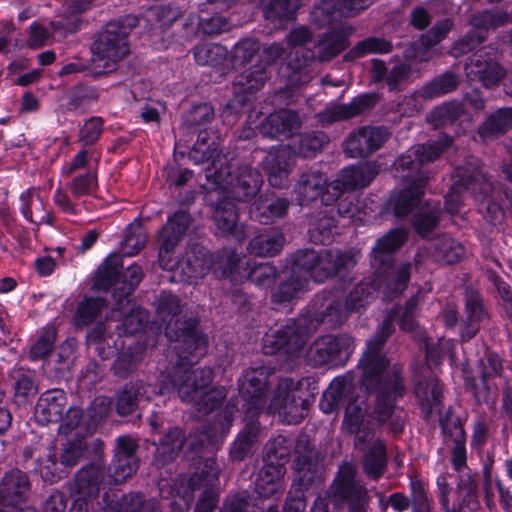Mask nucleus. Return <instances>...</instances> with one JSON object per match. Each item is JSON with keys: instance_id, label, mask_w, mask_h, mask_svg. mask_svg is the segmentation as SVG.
<instances>
[{"instance_id": "f257e3e1", "label": "nucleus", "mask_w": 512, "mask_h": 512, "mask_svg": "<svg viewBox=\"0 0 512 512\" xmlns=\"http://www.w3.org/2000/svg\"><path fill=\"white\" fill-rule=\"evenodd\" d=\"M408 232L403 228L392 229L379 238L370 252V263L374 269L372 280L359 282L348 295H344L350 314L365 308L382 290L386 299L398 297L410 280V263L395 265V253L403 246Z\"/></svg>"}, {"instance_id": "f03ea898", "label": "nucleus", "mask_w": 512, "mask_h": 512, "mask_svg": "<svg viewBox=\"0 0 512 512\" xmlns=\"http://www.w3.org/2000/svg\"><path fill=\"white\" fill-rule=\"evenodd\" d=\"M392 330L391 322H385L382 330L367 340L366 349L359 360L362 371L360 383L368 393L376 395L371 416L379 426L388 422L397 410L396 402L405 393L400 368L391 366L384 353V346Z\"/></svg>"}, {"instance_id": "7ed1b4c3", "label": "nucleus", "mask_w": 512, "mask_h": 512, "mask_svg": "<svg viewBox=\"0 0 512 512\" xmlns=\"http://www.w3.org/2000/svg\"><path fill=\"white\" fill-rule=\"evenodd\" d=\"M359 255L360 251L356 248L296 250L290 256V276L272 294L273 301L278 304L292 301L308 286L310 280L323 283L328 279L344 276L356 266Z\"/></svg>"}, {"instance_id": "20e7f679", "label": "nucleus", "mask_w": 512, "mask_h": 512, "mask_svg": "<svg viewBox=\"0 0 512 512\" xmlns=\"http://www.w3.org/2000/svg\"><path fill=\"white\" fill-rule=\"evenodd\" d=\"M203 354L182 355L177 358L171 370L161 373L159 392H177L180 400L193 407L202 415H207L221 406L226 398L224 388L213 387V370L210 367L192 369V365Z\"/></svg>"}, {"instance_id": "39448f33", "label": "nucleus", "mask_w": 512, "mask_h": 512, "mask_svg": "<svg viewBox=\"0 0 512 512\" xmlns=\"http://www.w3.org/2000/svg\"><path fill=\"white\" fill-rule=\"evenodd\" d=\"M451 141L450 137L443 136L436 142L415 145L395 160L394 168L405 183V187L389 199L395 216L405 217L419 207L429 179L421 166L436 160Z\"/></svg>"}, {"instance_id": "423d86ee", "label": "nucleus", "mask_w": 512, "mask_h": 512, "mask_svg": "<svg viewBox=\"0 0 512 512\" xmlns=\"http://www.w3.org/2000/svg\"><path fill=\"white\" fill-rule=\"evenodd\" d=\"M319 407L325 414L344 408L343 430L355 435L356 449H367L374 438V428L370 421H365L366 399L356 394L354 387L345 378H335L331 382L320 399Z\"/></svg>"}, {"instance_id": "0eeeda50", "label": "nucleus", "mask_w": 512, "mask_h": 512, "mask_svg": "<svg viewBox=\"0 0 512 512\" xmlns=\"http://www.w3.org/2000/svg\"><path fill=\"white\" fill-rule=\"evenodd\" d=\"M488 190L492 191V187L485 181L484 168L477 160H469L455 170L454 183L445 195V210L451 215L457 214L463 205L464 193L468 192L483 217L496 225L502 219V211L493 196L487 194Z\"/></svg>"}, {"instance_id": "6e6552de", "label": "nucleus", "mask_w": 512, "mask_h": 512, "mask_svg": "<svg viewBox=\"0 0 512 512\" xmlns=\"http://www.w3.org/2000/svg\"><path fill=\"white\" fill-rule=\"evenodd\" d=\"M158 318L165 323V335L173 343L171 347L177 354H205L208 345L207 337L198 329L197 317L181 316L179 298L169 292L162 291L156 300Z\"/></svg>"}, {"instance_id": "1a4fd4ad", "label": "nucleus", "mask_w": 512, "mask_h": 512, "mask_svg": "<svg viewBox=\"0 0 512 512\" xmlns=\"http://www.w3.org/2000/svg\"><path fill=\"white\" fill-rule=\"evenodd\" d=\"M220 468L217 462L209 457L204 460L202 473L198 472L186 475H179L171 485L172 501L170 505L173 512H187L194 500L193 492L202 489L194 512H214L218 504V493L214 485L218 480Z\"/></svg>"}, {"instance_id": "9d476101", "label": "nucleus", "mask_w": 512, "mask_h": 512, "mask_svg": "<svg viewBox=\"0 0 512 512\" xmlns=\"http://www.w3.org/2000/svg\"><path fill=\"white\" fill-rule=\"evenodd\" d=\"M235 166L226 156H219L206 169V179L217 189L224 190L228 198L249 202L259 193L263 177L250 165L242 164L236 169Z\"/></svg>"}, {"instance_id": "9b49d317", "label": "nucleus", "mask_w": 512, "mask_h": 512, "mask_svg": "<svg viewBox=\"0 0 512 512\" xmlns=\"http://www.w3.org/2000/svg\"><path fill=\"white\" fill-rule=\"evenodd\" d=\"M138 25V18L126 15L108 22L97 34L92 44L93 62L103 70L96 75L110 72L114 65L129 53L128 36Z\"/></svg>"}, {"instance_id": "f8f14e48", "label": "nucleus", "mask_w": 512, "mask_h": 512, "mask_svg": "<svg viewBox=\"0 0 512 512\" xmlns=\"http://www.w3.org/2000/svg\"><path fill=\"white\" fill-rule=\"evenodd\" d=\"M295 453V470L298 473L300 491L295 495H288L283 512H304L306 501L303 492L317 489L323 481L321 460L308 435L297 438Z\"/></svg>"}, {"instance_id": "ddd939ff", "label": "nucleus", "mask_w": 512, "mask_h": 512, "mask_svg": "<svg viewBox=\"0 0 512 512\" xmlns=\"http://www.w3.org/2000/svg\"><path fill=\"white\" fill-rule=\"evenodd\" d=\"M184 447H187L188 452L195 454L192 458L195 464L193 474L202 473L205 459L212 457L216 461L212 455L216 450L215 444L208 432L194 431L186 436L184 430L177 426L169 428L159 439L157 454L162 464H166L176 459Z\"/></svg>"}, {"instance_id": "4468645a", "label": "nucleus", "mask_w": 512, "mask_h": 512, "mask_svg": "<svg viewBox=\"0 0 512 512\" xmlns=\"http://www.w3.org/2000/svg\"><path fill=\"white\" fill-rule=\"evenodd\" d=\"M329 498L337 505L346 504L347 512H367L370 502L367 488L356 478V471L350 465L340 468L329 493L317 496L311 512H328Z\"/></svg>"}, {"instance_id": "2eb2a0df", "label": "nucleus", "mask_w": 512, "mask_h": 512, "mask_svg": "<svg viewBox=\"0 0 512 512\" xmlns=\"http://www.w3.org/2000/svg\"><path fill=\"white\" fill-rule=\"evenodd\" d=\"M311 327L306 317L286 319L271 327L262 340V350L266 355L281 354L288 358L299 356L308 342Z\"/></svg>"}, {"instance_id": "dca6fc26", "label": "nucleus", "mask_w": 512, "mask_h": 512, "mask_svg": "<svg viewBox=\"0 0 512 512\" xmlns=\"http://www.w3.org/2000/svg\"><path fill=\"white\" fill-rule=\"evenodd\" d=\"M275 369L271 366L251 367L238 379L239 391L245 401V414L258 418L270 395V377Z\"/></svg>"}, {"instance_id": "f3484780", "label": "nucleus", "mask_w": 512, "mask_h": 512, "mask_svg": "<svg viewBox=\"0 0 512 512\" xmlns=\"http://www.w3.org/2000/svg\"><path fill=\"white\" fill-rule=\"evenodd\" d=\"M121 268L117 257L109 258L99 269L96 278V285L100 289L114 288L113 297L120 306L123 305L124 301L128 302L129 296L134 292L143 277L142 268L136 263L129 265L125 271H121Z\"/></svg>"}, {"instance_id": "a211bd4d", "label": "nucleus", "mask_w": 512, "mask_h": 512, "mask_svg": "<svg viewBox=\"0 0 512 512\" xmlns=\"http://www.w3.org/2000/svg\"><path fill=\"white\" fill-rule=\"evenodd\" d=\"M354 338L348 333L319 337L308 349L307 361L313 367L343 366L355 350Z\"/></svg>"}, {"instance_id": "6ab92c4d", "label": "nucleus", "mask_w": 512, "mask_h": 512, "mask_svg": "<svg viewBox=\"0 0 512 512\" xmlns=\"http://www.w3.org/2000/svg\"><path fill=\"white\" fill-rule=\"evenodd\" d=\"M464 72L469 82H479L488 89L498 86L506 75L498 61V50L493 46H484L469 56Z\"/></svg>"}, {"instance_id": "aec40b11", "label": "nucleus", "mask_w": 512, "mask_h": 512, "mask_svg": "<svg viewBox=\"0 0 512 512\" xmlns=\"http://www.w3.org/2000/svg\"><path fill=\"white\" fill-rule=\"evenodd\" d=\"M313 315H301L307 318L311 332L323 324L329 329L342 326L350 316L345 304L344 294L340 291H323L313 299Z\"/></svg>"}, {"instance_id": "412c9836", "label": "nucleus", "mask_w": 512, "mask_h": 512, "mask_svg": "<svg viewBox=\"0 0 512 512\" xmlns=\"http://www.w3.org/2000/svg\"><path fill=\"white\" fill-rule=\"evenodd\" d=\"M217 259L219 261V268L222 270L223 277H230L235 280L246 277L251 283L260 288L271 287L278 276L276 267L268 262L254 266L248 264L250 267L249 271H245V274L242 275L239 271L242 262L241 258L235 251L229 249L221 251L217 256Z\"/></svg>"}, {"instance_id": "4be33fe9", "label": "nucleus", "mask_w": 512, "mask_h": 512, "mask_svg": "<svg viewBox=\"0 0 512 512\" xmlns=\"http://www.w3.org/2000/svg\"><path fill=\"white\" fill-rule=\"evenodd\" d=\"M296 384L292 378L279 380L267 407L269 414H278L288 424H297L304 417L305 401L296 396Z\"/></svg>"}, {"instance_id": "5701e85b", "label": "nucleus", "mask_w": 512, "mask_h": 512, "mask_svg": "<svg viewBox=\"0 0 512 512\" xmlns=\"http://www.w3.org/2000/svg\"><path fill=\"white\" fill-rule=\"evenodd\" d=\"M299 205L303 206L320 199L323 205H330L341 196V190L334 188V182L328 184V179L320 171L304 172L295 188Z\"/></svg>"}, {"instance_id": "b1692460", "label": "nucleus", "mask_w": 512, "mask_h": 512, "mask_svg": "<svg viewBox=\"0 0 512 512\" xmlns=\"http://www.w3.org/2000/svg\"><path fill=\"white\" fill-rule=\"evenodd\" d=\"M138 444L130 436L122 435L116 438L113 458L108 468V483H122L136 473L139 458L136 455Z\"/></svg>"}, {"instance_id": "393cba45", "label": "nucleus", "mask_w": 512, "mask_h": 512, "mask_svg": "<svg viewBox=\"0 0 512 512\" xmlns=\"http://www.w3.org/2000/svg\"><path fill=\"white\" fill-rule=\"evenodd\" d=\"M390 133L382 126H363L352 131L345 141V152L351 158H365L379 150Z\"/></svg>"}, {"instance_id": "a878e982", "label": "nucleus", "mask_w": 512, "mask_h": 512, "mask_svg": "<svg viewBox=\"0 0 512 512\" xmlns=\"http://www.w3.org/2000/svg\"><path fill=\"white\" fill-rule=\"evenodd\" d=\"M106 482L108 475L105 474V460L102 455H97L77 471L74 478L75 499H83L88 504L89 500L99 495Z\"/></svg>"}, {"instance_id": "bb28decb", "label": "nucleus", "mask_w": 512, "mask_h": 512, "mask_svg": "<svg viewBox=\"0 0 512 512\" xmlns=\"http://www.w3.org/2000/svg\"><path fill=\"white\" fill-rule=\"evenodd\" d=\"M355 31V26L341 24L320 34L312 49L317 62H329L344 52L350 46V38Z\"/></svg>"}, {"instance_id": "cd10ccee", "label": "nucleus", "mask_w": 512, "mask_h": 512, "mask_svg": "<svg viewBox=\"0 0 512 512\" xmlns=\"http://www.w3.org/2000/svg\"><path fill=\"white\" fill-rule=\"evenodd\" d=\"M370 73L374 83H382L387 86L389 91L398 92L409 83L412 66L402 60L391 59L385 62L381 59H372Z\"/></svg>"}, {"instance_id": "c85d7f7f", "label": "nucleus", "mask_w": 512, "mask_h": 512, "mask_svg": "<svg viewBox=\"0 0 512 512\" xmlns=\"http://www.w3.org/2000/svg\"><path fill=\"white\" fill-rule=\"evenodd\" d=\"M268 72L263 64H255L237 75L233 82L234 97L227 109L246 107L252 100V95L259 91L266 80Z\"/></svg>"}, {"instance_id": "c756f323", "label": "nucleus", "mask_w": 512, "mask_h": 512, "mask_svg": "<svg viewBox=\"0 0 512 512\" xmlns=\"http://www.w3.org/2000/svg\"><path fill=\"white\" fill-rule=\"evenodd\" d=\"M31 482L26 473L14 468L6 472L0 482V512L22 505L29 497Z\"/></svg>"}, {"instance_id": "7c9ffc66", "label": "nucleus", "mask_w": 512, "mask_h": 512, "mask_svg": "<svg viewBox=\"0 0 512 512\" xmlns=\"http://www.w3.org/2000/svg\"><path fill=\"white\" fill-rule=\"evenodd\" d=\"M190 221V214L187 211L179 210L168 218L167 223L160 231L158 238L159 261L163 267L165 263H169V259L166 258L182 240Z\"/></svg>"}, {"instance_id": "2f4dec72", "label": "nucleus", "mask_w": 512, "mask_h": 512, "mask_svg": "<svg viewBox=\"0 0 512 512\" xmlns=\"http://www.w3.org/2000/svg\"><path fill=\"white\" fill-rule=\"evenodd\" d=\"M161 379L159 380V382ZM160 383L153 385L144 383L142 380L129 382L117 395L116 410L121 416L132 414L140 400H151L155 395H163L159 392Z\"/></svg>"}, {"instance_id": "473e14b6", "label": "nucleus", "mask_w": 512, "mask_h": 512, "mask_svg": "<svg viewBox=\"0 0 512 512\" xmlns=\"http://www.w3.org/2000/svg\"><path fill=\"white\" fill-rule=\"evenodd\" d=\"M164 268L172 270L176 268L188 282L204 277L210 270V260L208 259L206 250L195 245L179 259L174 262L169 259V263H165Z\"/></svg>"}, {"instance_id": "72a5a7b5", "label": "nucleus", "mask_w": 512, "mask_h": 512, "mask_svg": "<svg viewBox=\"0 0 512 512\" xmlns=\"http://www.w3.org/2000/svg\"><path fill=\"white\" fill-rule=\"evenodd\" d=\"M67 397L61 389L47 390L40 395L35 406V418L41 425L58 423L63 418Z\"/></svg>"}, {"instance_id": "f704fd0d", "label": "nucleus", "mask_w": 512, "mask_h": 512, "mask_svg": "<svg viewBox=\"0 0 512 512\" xmlns=\"http://www.w3.org/2000/svg\"><path fill=\"white\" fill-rule=\"evenodd\" d=\"M379 173V167L375 162H365L344 168L334 181V188L344 190H356L367 187Z\"/></svg>"}, {"instance_id": "c9c22d12", "label": "nucleus", "mask_w": 512, "mask_h": 512, "mask_svg": "<svg viewBox=\"0 0 512 512\" xmlns=\"http://www.w3.org/2000/svg\"><path fill=\"white\" fill-rule=\"evenodd\" d=\"M376 102L377 96L375 94H363L354 98L350 103L335 104L327 107L319 115V119L322 124H332L334 122L347 120L372 108Z\"/></svg>"}, {"instance_id": "e433bc0d", "label": "nucleus", "mask_w": 512, "mask_h": 512, "mask_svg": "<svg viewBox=\"0 0 512 512\" xmlns=\"http://www.w3.org/2000/svg\"><path fill=\"white\" fill-rule=\"evenodd\" d=\"M317 61L312 49L292 48L286 57L288 79L294 86H302L312 79V64Z\"/></svg>"}, {"instance_id": "4c0bfd02", "label": "nucleus", "mask_w": 512, "mask_h": 512, "mask_svg": "<svg viewBox=\"0 0 512 512\" xmlns=\"http://www.w3.org/2000/svg\"><path fill=\"white\" fill-rule=\"evenodd\" d=\"M301 127L299 114L290 109H281L270 114L262 124L261 131L265 136L289 138L296 134Z\"/></svg>"}, {"instance_id": "58836bf2", "label": "nucleus", "mask_w": 512, "mask_h": 512, "mask_svg": "<svg viewBox=\"0 0 512 512\" xmlns=\"http://www.w3.org/2000/svg\"><path fill=\"white\" fill-rule=\"evenodd\" d=\"M291 168L292 155L285 147L269 151L265 157L264 169L273 187L282 188L286 185Z\"/></svg>"}, {"instance_id": "ea45409f", "label": "nucleus", "mask_w": 512, "mask_h": 512, "mask_svg": "<svg viewBox=\"0 0 512 512\" xmlns=\"http://www.w3.org/2000/svg\"><path fill=\"white\" fill-rule=\"evenodd\" d=\"M213 220L224 236H232L238 241L245 237L243 227L238 223V211L230 198L221 199L213 212Z\"/></svg>"}, {"instance_id": "a19ab883", "label": "nucleus", "mask_w": 512, "mask_h": 512, "mask_svg": "<svg viewBox=\"0 0 512 512\" xmlns=\"http://www.w3.org/2000/svg\"><path fill=\"white\" fill-rule=\"evenodd\" d=\"M466 319L461 330L463 341H469L476 336L480 330L481 323L487 318L480 294L474 290H467L465 295Z\"/></svg>"}, {"instance_id": "79ce46f5", "label": "nucleus", "mask_w": 512, "mask_h": 512, "mask_svg": "<svg viewBox=\"0 0 512 512\" xmlns=\"http://www.w3.org/2000/svg\"><path fill=\"white\" fill-rule=\"evenodd\" d=\"M286 242L284 233L278 229H264L255 235L247 246L250 254L259 257H273L278 255Z\"/></svg>"}, {"instance_id": "37998d69", "label": "nucleus", "mask_w": 512, "mask_h": 512, "mask_svg": "<svg viewBox=\"0 0 512 512\" xmlns=\"http://www.w3.org/2000/svg\"><path fill=\"white\" fill-rule=\"evenodd\" d=\"M10 377L13 381L14 402L17 406H25L38 393L35 372L23 367L14 368Z\"/></svg>"}, {"instance_id": "c03bdc74", "label": "nucleus", "mask_w": 512, "mask_h": 512, "mask_svg": "<svg viewBox=\"0 0 512 512\" xmlns=\"http://www.w3.org/2000/svg\"><path fill=\"white\" fill-rule=\"evenodd\" d=\"M291 203L286 198H266L256 201L250 209L251 218L262 224H270L282 219L288 212Z\"/></svg>"}, {"instance_id": "a18cd8bd", "label": "nucleus", "mask_w": 512, "mask_h": 512, "mask_svg": "<svg viewBox=\"0 0 512 512\" xmlns=\"http://www.w3.org/2000/svg\"><path fill=\"white\" fill-rule=\"evenodd\" d=\"M393 50L391 41L384 37L369 36L358 41L343 55L344 62H354L369 54H388Z\"/></svg>"}, {"instance_id": "49530a36", "label": "nucleus", "mask_w": 512, "mask_h": 512, "mask_svg": "<svg viewBox=\"0 0 512 512\" xmlns=\"http://www.w3.org/2000/svg\"><path fill=\"white\" fill-rule=\"evenodd\" d=\"M245 427L238 434L230 447V456L233 460H243L251 451L260 433V424L257 418L248 417L245 414Z\"/></svg>"}, {"instance_id": "de8ad7c7", "label": "nucleus", "mask_w": 512, "mask_h": 512, "mask_svg": "<svg viewBox=\"0 0 512 512\" xmlns=\"http://www.w3.org/2000/svg\"><path fill=\"white\" fill-rule=\"evenodd\" d=\"M443 388L436 378H428L417 382L415 395L426 416L439 409L442 401Z\"/></svg>"}, {"instance_id": "09e8293b", "label": "nucleus", "mask_w": 512, "mask_h": 512, "mask_svg": "<svg viewBox=\"0 0 512 512\" xmlns=\"http://www.w3.org/2000/svg\"><path fill=\"white\" fill-rule=\"evenodd\" d=\"M285 468L280 465L272 466L264 463L255 481V489L262 498H269L284 489L282 477Z\"/></svg>"}, {"instance_id": "8fccbe9b", "label": "nucleus", "mask_w": 512, "mask_h": 512, "mask_svg": "<svg viewBox=\"0 0 512 512\" xmlns=\"http://www.w3.org/2000/svg\"><path fill=\"white\" fill-rule=\"evenodd\" d=\"M432 257L444 264H454L465 255V247L459 241L448 236H441L432 243Z\"/></svg>"}, {"instance_id": "3c124183", "label": "nucleus", "mask_w": 512, "mask_h": 512, "mask_svg": "<svg viewBox=\"0 0 512 512\" xmlns=\"http://www.w3.org/2000/svg\"><path fill=\"white\" fill-rule=\"evenodd\" d=\"M386 466V446L383 441L377 439L363 457V469L368 477L377 480L384 474Z\"/></svg>"}, {"instance_id": "603ef678", "label": "nucleus", "mask_w": 512, "mask_h": 512, "mask_svg": "<svg viewBox=\"0 0 512 512\" xmlns=\"http://www.w3.org/2000/svg\"><path fill=\"white\" fill-rule=\"evenodd\" d=\"M336 229L335 217L328 211H322L309 228L310 241L315 244H330L336 234Z\"/></svg>"}, {"instance_id": "864d4df0", "label": "nucleus", "mask_w": 512, "mask_h": 512, "mask_svg": "<svg viewBox=\"0 0 512 512\" xmlns=\"http://www.w3.org/2000/svg\"><path fill=\"white\" fill-rule=\"evenodd\" d=\"M459 83L460 78L457 74L446 71L424 84L421 87V93L426 98L432 100L455 91Z\"/></svg>"}, {"instance_id": "5fc2aeb1", "label": "nucleus", "mask_w": 512, "mask_h": 512, "mask_svg": "<svg viewBox=\"0 0 512 512\" xmlns=\"http://www.w3.org/2000/svg\"><path fill=\"white\" fill-rule=\"evenodd\" d=\"M292 444L293 441L284 435H278L271 439L265 446L264 463L272 466L280 465L281 468H285Z\"/></svg>"}, {"instance_id": "6e6d98bb", "label": "nucleus", "mask_w": 512, "mask_h": 512, "mask_svg": "<svg viewBox=\"0 0 512 512\" xmlns=\"http://www.w3.org/2000/svg\"><path fill=\"white\" fill-rule=\"evenodd\" d=\"M441 216L439 203L426 202L414 215L413 227L422 237H428L437 227Z\"/></svg>"}, {"instance_id": "4d7b16f0", "label": "nucleus", "mask_w": 512, "mask_h": 512, "mask_svg": "<svg viewBox=\"0 0 512 512\" xmlns=\"http://www.w3.org/2000/svg\"><path fill=\"white\" fill-rule=\"evenodd\" d=\"M512 125V108H500L492 113L479 128L482 138H492L505 133Z\"/></svg>"}, {"instance_id": "13d9d810", "label": "nucleus", "mask_w": 512, "mask_h": 512, "mask_svg": "<svg viewBox=\"0 0 512 512\" xmlns=\"http://www.w3.org/2000/svg\"><path fill=\"white\" fill-rule=\"evenodd\" d=\"M127 495L122 494L117 490H108L103 493L102 497L99 495L89 500L88 511L92 512H125L126 504L125 498Z\"/></svg>"}, {"instance_id": "bf43d9fd", "label": "nucleus", "mask_w": 512, "mask_h": 512, "mask_svg": "<svg viewBox=\"0 0 512 512\" xmlns=\"http://www.w3.org/2000/svg\"><path fill=\"white\" fill-rule=\"evenodd\" d=\"M401 318L399 326L402 330L413 332L414 337L422 344L427 360L436 361L440 356L439 349L434 344L429 342V339L424 330H422L415 320L414 315L400 314Z\"/></svg>"}, {"instance_id": "052dcab7", "label": "nucleus", "mask_w": 512, "mask_h": 512, "mask_svg": "<svg viewBox=\"0 0 512 512\" xmlns=\"http://www.w3.org/2000/svg\"><path fill=\"white\" fill-rule=\"evenodd\" d=\"M300 6L301 0H271L263 7V14L271 22L289 20Z\"/></svg>"}, {"instance_id": "680f3d73", "label": "nucleus", "mask_w": 512, "mask_h": 512, "mask_svg": "<svg viewBox=\"0 0 512 512\" xmlns=\"http://www.w3.org/2000/svg\"><path fill=\"white\" fill-rule=\"evenodd\" d=\"M144 350L142 347H129L120 353L114 361L113 370L116 376L127 378L143 360Z\"/></svg>"}, {"instance_id": "e2e57ef3", "label": "nucleus", "mask_w": 512, "mask_h": 512, "mask_svg": "<svg viewBox=\"0 0 512 512\" xmlns=\"http://www.w3.org/2000/svg\"><path fill=\"white\" fill-rule=\"evenodd\" d=\"M147 232L141 223L130 224L122 240V253L125 256L137 254L146 244Z\"/></svg>"}, {"instance_id": "0e129e2a", "label": "nucleus", "mask_w": 512, "mask_h": 512, "mask_svg": "<svg viewBox=\"0 0 512 512\" xmlns=\"http://www.w3.org/2000/svg\"><path fill=\"white\" fill-rule=\"evenodd\" d=\"M227 57V50L225 47L214 44H201L194 48V59L199 65L216 66L221 64Z\"/></svg>"}, {"instance_id": "69168bd1", "label": "nucleus", "mask_w": 512, "mask_h": 512, "mask_svg": "<svg viewBox=\"0 0 512 512\" xmlns=\"http://www.w3.org/2000/svg\"><path fill=\"white\" fill-rule=\"evenodd\" d=\"M329 142V137L322 131H312L301 135L298 154L303 158H313Z\"/></svg>"}, {"instance_id": "338daca9", "label": "nucleus", "mask_w": 512, "mask_h": 512, "mask_svg": "<svg viewBox=\"0 0 512 512\" xmlns=\"http://www.w3.org/2000/svg\"><path fill=\"white\" fill-rule=\"evenodd\" d=\"M105 307V302L101 298H90L79 303L74 322L77 327H83L94 320L100 315Z\"/></svg>"}, {"instance_id": "774afa93", "label": "nucleus", "mask_w": 512, "mask_h": 512, "mask_svg": "<svg viewBox=\"0 0 512 512\" xmlns=\"http://www.w3.org/2000/svg\"><path fill=\"white\" fill-rule=\"evenodd\" d=\"M75 360V345L72 341L66 340L59 345L54 354V369L57 377H66Z\"/></svg>"}]
</instances>
